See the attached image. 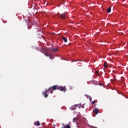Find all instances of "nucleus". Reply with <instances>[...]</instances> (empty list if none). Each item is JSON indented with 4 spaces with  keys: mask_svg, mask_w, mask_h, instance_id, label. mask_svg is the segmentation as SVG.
Instances as JSON below:
<instances>
[{
    "mask_svg": "<svg viewBox=\"0 0 128 128\" xmlns=\"http://www.w3.org/2000/svg\"><path fill=\"white\" fill-rule=\"evenodd\" d=\"M60 16L61 18H66V15L65 14H60Z\"/></svg>",
    "mask_w": 128,
    "mask_h": 128,
    "instance_id": "obj_4",
    "label": "nucleus"
},
{
    "mask_svg": "<svg viewBox=\"0 0 128 128\" xmlns=\"http://www.w3.org/2000/svg\"><path fill=\"white\" fill-rule=\"evenodd\" d=\"M49 56H50V60H52V58H54L52 57V56H50V55Z\"/></svg>",
    "mask_w": 128,
    "mask_h": 128,
    "instance_id": "obj_14",
    "label": "nucleus"
},
{
    "mask_svg": "<svg viewBox=\"0 0 128 128\" xmlns=\"http://www.w3.org/2000/svg\"><path fill=\"white\" fill-rule=\"evenodd\" d=\"M96 74H98V72L96 71Z\"/></svg>",
    "mask_w": 128,
    "mask_h": 128,
    "instance_id": "obj_16",
    "label": "nucleus"
},
{
    "mask_svg": "<svg viewBox=\"0 0 128 128\" xmlns=\"http://www.w3.org/2000/svg\"><path fill=\"white\" fill-rule=\"evenodd\" d=\"M89 100H90V102H92V97H90V98H89Z\"/></svg>",
    "mask_w": 128,
    "mask_h": 128,
    "instance_id": "obj_15",
    "label": "nucleus"
},
{
    "mask_svg": "<svg viewBox=\"0 0 128 128\" xmlns=\"http://www.w3.org/2000/svg\"><path fill=\"white\" fill-rule=\"evenodd\" d=\"M100 84V86H102V84Z\"/></svg>",
    "mask_w": 128,
    "mask_h": 128,
    "instance_id": "obj_17",
    "label": "nucleus"
},
{
    "mask_svg": "<svg viewBox=\"0 0 128 128\" xmlns=\"http://www.w3.org/2000/svg\"><path fill=\"white\" fill-rule=\"evenodd\" d=\"M98 76H100V74H98Z\"/></svg>",
    "mask_w": 128,
    "mask_h": 128,
    "instance_id": "obj_18",
    "label": "nucleus"
},
{
    "mask_svg": "<svg viewBox=\"0 0 128 128\" xmlns=\"http://www.w3.org/2000/svg\"><path fill=\"white\" fill-rule=\"evenodd\" d=\"M104 67L106 68H108V65H106V62H104Z\"/></svg>",
    "mask_w": 128,
    "mask_h": 128,
    "instance_id": "obj_11",
    "label": "nucleus"
},
{
    "mask_svg": "<svg viewBox=\"0 0 128 128\" xmlns=\"http://www.w3.org/2000/svg\"><path fill=\"white\" fill-rule=\"evenodd\" d=\"M51 50H52V52H58V48H51Z\"/></svg>",
    "mask_w": 128,
    "mask_h": 128,
    "instance_id": "obj_2",
    "label": "nucleus"
},
{
    "mask_svg": "<svg viewBox=\"0 0 128 128\" xmlns=\"http://www.w3.org/2000/svg\"><path fill=\"white\" fill-rule=\"evenodd\" d=\"M92 104H96V101L94 100L92 102Z\"/></svg>",
    "mask_w": 128,
    "mask_h": 128,
    "instance_id": "obj_13",
    "label": "nucleus"
},
{
    "mask_svg": "<svg viewBox=\"0 0 128 128\" xmlns=\"http://www.w3.org/2000/svg\"><path fill=\"white\" fill-rule=\"evenodd\" d=\"M112 12V8L111 7H109L108 8V9L107 10V12Z\"/></svg>",
    "mask_w": 128,
    "mask_h": 128,
    "instance_id": "obj_9",
    "label": "nucleus"
},
{
    "mask_svg": "<svg viewBox=\"0 0 128 128\" xmlns=\"http://www.w3.org/2000/svg\"><path fill=\"white\" fill-rule=\"evenodd\" d=\"M62 40H63L64 42H68V38H66L62 37Z\"/></svg>",
    "mask_w": 128,
    "mask_h": 128,
    "instance_id": "obj_7",
    "label": "nucleus"
},
{
    "mask_svg": "<svg viewBox=\"0 0 128 128\" xmlns=\"http://www.w3.org/2000/svg\"><path fill=\"white\" fill-rule=\"evenodd\" d=\"M76 120H78V119L76 118H74L73 119V122H76Z\"/></svg>",
    "mask_w": 128,
    "mask_h": 128,
    "instance_id": "obj_12",
    "label": "nucleus"
},
{
    "mask_svg": "<svg viewBox=\"0 0 128 128\" xmlns=\"http://www.w3.org/2000/svg\"><path fill=\"white\" fill-rule=\"evenodd\" d=\"M93 112L96 114H98V108H94V109L93 110Z\"/></svg>",
    "mask_w": 128,
    "mask_h": 128,
    "instance_id": "obj_3",
    "label": "nucleus"
},
{
    "mask_svg": "<svg viewBox=\"0 0 128 128\" xmlns=\"http://www.w3.org/2000/svg\"><path fill=\"white\" fill-rule=\"evenodd\" d=\"M76 105H74L70 108L71 110H76Z\"/></svg>",
    "mask_w": 128,
    "mask_h": 128,
    "instance_id": "obj_6",
    "label": "nucleus"
},
{
    "mask_svg": "<svg viewBox=\"0 0 128 128\" xmlns=\"http://www.w3.org/2000/svg\"><path fill=\"white\" fill-rule=\"evenodd\" d=\"M44 51L45 52H46V53L44 52V56H50V54L47 53V52L46 51V50H44Z\"/></svg>",
    "mask_w": 128,
    "mask_h": 128,
    "instance_id": "obj_8",
    "label": "nucleus"
},
{
    "mask_svg": "<svg viewBox=\"0 0 128 128\" xmlns=\"http://www.w3.org/2000/svg\"><path fill=\"white\" fill-rule=\"evenodd\" d=\"M61 90V92H66V86H59L58 85H55L52 86L50 87L48 90L46 91L43 92L42 94L44 96V98H48V92H50V94H52L54 92V90Z\"/></svg>",
    "mask_w": 128,
    "mask_h": 128,
    "instance_id": "obj_1",
    "label": "nucleus"
},
{
    "mask_svg": "<svg viewBox=\"0 0 128 128\" xmlns=\"http://www.w3.org/2000/svg\"><path fill=\"white\" fill-rule=\"evenodd\" d=\"M34 125L37 126H40V122L37 121V122H34Z\"/></svg>",
    "mask_w": 128,
    "mask_h": 128,
    "instance_id": "obj_5",
    "label": "nucleus"
},
{
    "mask_svg": "<svg viewBox=\"0 0 128 128\" xmlns=\"http://www.w3.org/2000/svg\"><path fill=\"white\" fill-rule=\"evenodd\" d=\"M64 128H70V126L68 124H66L64 126Z\"/></svg>",
    "mask_w": 128,
    "mask_h": 128,
    "instance_id": "obj_10",
    "label": "nucleus"
}]
</instances>
